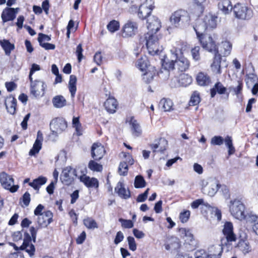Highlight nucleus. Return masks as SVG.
I'll return each mask as SVG.
<instances>
[{"mask_svg":"<svg viewBox=\"0 0 258 258\" xmlns=\"http://www.w3.org/2000/svg\"><path fill=\"white\" fill-rule=\"evenodd\" d=\"M187 48V45L185 42L177 41L174 43L170 50L172 59L167 61L165 60L164 66L168 70H173L176 65L177 69L180 72L187 70L189 67V61L182 55Z\"/></svg>","mask_w":258,"mask_h":258,"instance_id":"obj_1","label":"nucleus"},{"mask_svg":"<svg viewBox=\"0 0 258 258\" xmlns=\"http://www.w3.org/2000/svg\"><path fill=\"white\" fill-rule=\"evenodd\" d=\"M217 17L212 14L206 15L203 19H199L197 20L194 29L197 36L202 34L207 29L215 28L217 25Z\"/></svg>","mask_w":258,"mask_h":258,"instance_id":"obj_2","label":"nucleus"},{"mask_svg":"<svg viewBox=\"0 0 258 258\" xmlns=\"http://www.w3.org/2000/svg\"><path fill=\"white\" fill-rule=\"evenodd\" d=\"M41 228V227H39L38 225H37L35 227L31 226L29 229L31 237L27 232H24L23 242L20 247V249L25 250L30 256H32L34 254L35 251V246L31 243L32 238L33 242H35L37 231Z\"/></svg>","mask_w":258,"mask_h":258,"instance_id":"obj_3","label":"nucleus"},{"mask_svg":"<svg viewBox=\"0 0 258 258\" xmlns=\"http://www.w3.org/2000/svg\"><path fill=\"white\" fill-rule=\"evenodd\" d=\"M144 39L150 54L152 55L159 54L162 51L163 48L159 44V38L157 34L147 33L145 34Z\"/></svg>","mask_w":258,"mask_h":258,"instance_id":"obj_4","label":"nucleus"},{"mask_svg":"<svg viewBox=\"0 0 258 258\" xmlns=\"http://www.w3.org/2000/svg\"><path fill=\"white\" fill-rule=\"evenodd\" d=\"M200 184L203 192L210 197H213L220 187L218 181L216 178L212 177L202 179Z\"/></svg>","mask_w":258,"mask_h":258,"instance_id":"obj_5","label":"nucleus"},{"mask_svg":"<svg viewBox=\"0 0 258 258\" xmlns=\"http://www.w3.org/2000/svg\"><path fill=\"white\" fill-rule=\"evenodd\" d=\"M172 25L176 27H181L189 24L190 17L187 12L180 10L174 12L170 18Z\"/></svg>","mask_w":258,"mask_h":258,"instance_id":"obj_6","label":"nucleus"},{"mask_svg":"<svg viewBox=\"0 0 258 258\" xmlns=\"http://www.w3.org/2000/svg\"><path fill=\"white\" fill-rule=\"evenodd\" d=\"M229 209L231 215L235 218L241 221L246 218L245 206L241 201L237 200L231 201Z\"/></svg>","mask_w":258,"mask_h":258,"instance_id":"obj_7","label":"nucleus"},{"mask_svg":"<svg viewBox=\"0 0 258 258\" xmlns=\"http://www.w3.org/2000/svg\"><path fill=\"white\" fill-rule=\"evenodd\" d=\"M233 12L235 17L238 19L247 20L251 19L253 16L252 10L241 4H237L234 6Z\"/></svg>","mask_w":258,"mask_h":258,"instance_id":"obj_8","label":"nucleus"},{"mask_svg":"<svg viewBox=\"0 0 258 258\" xmlns=\"http://www.w3.org/2000/svg\"><path fill=\"white\" fill-rule=\"evenodd\" d=\"M0 182L4 189L9 190L12 193L16 192L19 188L18 185L14 184V179L13 177L6 172L0 173Z\"/></svg>","mask_w":258,"mask_h":258,"instance_id":"obj_9","label":"nucleus"},{"mask_svg":"<svg viewBox=\"0 0 258 258\" xmlns=\"http://www.w3.org/2000/svg\"><path fill=\"white\" fill-rule=\"evenodd\" d=\"M198 37L204 49L209 52H213L215 54H219L218 47L215 41L211 36L202 33Z\"/></svg>","mask_w":258,"mask_h":258,"instance_id":"obj_10","label":"nucleus"},{"mask_svg":"<svg viewBox=\"0 0 258 258\" xmlns=\"http://www.w3.org/2000/svg\"><path fill=\"white\" fill-rule=\"evenodd\" d=\"M138 29V25L136 22L128 20L121 28V35L125 38L132 37L137 34Z\"/></svg>","mask_w":258,"mask_h":258,"instance_id":"obj_11","label":"nucleus"},{"mask_svg":"<svg viewBox=\"0 0 258 258\" xmlns=\"http://www.w3.org/2000/svg\"><path fill=\"white\" fill-rule=\"evenodd\" d=\"M78 170L70 166L66 167L62 170L60 176L61 182L65 185H70L74 181L75 177L79 178Z\"/></svg>","mask_w":258,"mask_h":258,"instance_id":"obj_12","label":"nucleus"},{"mask_svg":"<svg viewBox=\"0 0 258 258\" xmlns=\"http://www.w3.org/2000/svg\"><path fill=\"white\" fill-rule=\"evenodd\" d=\"M29 80L30 81L31 94L36 98L42 96L46 87L44 82L39 80H33V78Z\"/></svg>","mask_w":258,"mask_h":258,"instance_id":"obj_13","label":"nucleus"},{"mask_svg":"<svg viewBox=\"0 0 258 258\" xmlns=\"http://www.w3.org/2000/svg\"><path fill=\"white\" fill-rule=\"evenodd\" d=\"M223 233L226 237V240H221V245L226 244V242L235 241L236 236L233 232V227L232 223L227 222L224 225Z\"/></svg>","mask_w":258,"mask_h":258,"instance_id":"obj_14","label":"nucleus"},{"mask_svg":"<svg viewBox=\"0 0 258 258\" xmlns=\"http://www.w3.org/2000/svg\"><path fill=\"white\" fill-rule=\"evenodd\" d=\"M67 127V122L62 118H57L53 119L50 123L52 135L55 136L62 133Z\"/></svg>","mask_w":258,"mask_h":258,"instance_id":"obj_15","label":"nucleus"},{"mask_svg":"<svg viewBox=\"0 0 258 258\" xmlns=\"http://www.w3.org/2000/svg\"><path fill=\"white\" fill-rule=\"evenodd\" d=\"M154 2L152 0H146L139 7L138 16L142 19H146L151 14L154 9Z\"/></svg>","mask_w":258,"mask_h":258,"instance_id":"obj_16","label":"nucleus"},{"mask_svg":"<svg viewBox=\"0 0 258 258\" xmlns=\"http://www.w3.org/2000/svg\"><path fill=\"white\" fill-rule=\"evenodd\" d=\"M147 27L148 32L154 34H157V32L161 27V23L160 20L156 16H152L147 19Z\"/></svg>","mask_w":258,"mask_h":258,"instance_id":"obj_17","label":"nucleus"},{"mask_svg":"<svg viewBox=\"0 0 258 258\" xmlns=\"http://www.w3.org/2000/svg\"><path fill=\"white\" fill-rule=\"evenodd\" d=\"M192 82V78L188 75L182 73L179 75V79L176 77L171 80V85L172 87H176L178 86H186Z\"/></svg>","mask_w":258,"mask_h":258,"instance_id":"obj_18","label":"nucleus"},{"mask_svg":"<svg viewBox=\"0 0 258 258\" xmlns=\"http://www.w3.org/2000/svg\"><path fill=\"white\" fill-rule=\"evenodd\" d=\"M53 214L50 211H47L39 215L37 218V224L39 227H47L52 221Z\"/></svg>","mask_w":258,"mask_h":258,"instance_id":"obj_19","label":"nucleus"},{"mask_svg":"<svg viewBox=\"0 0 258 258\" xmlns=\"http://www.w3.org/2000/svg\"><path fill=\"white\" fill-rule=\"evenodd\" d=\"M105 153L104 146L99 143H94L91 148V156L96 160L102 159Z\"/></svg>","mask_w":258,"mask_h":258,"instance_id":"obj_20","label":"nucleus"},{"mask_svg":"<svg viewBox=\"0 0 258 258\" xmlns=\"http://www.w3.org/2000/svg\"><path fill=\"white\" fill-rule=\"evenodd\" d=\"M79 178L80 181L83 182L88 188L94 187L97 188L98 187L99 182L96 178H91L83 173L82 175H80Z\"/></svg>","mask_w":258,"mask_h":258,"instance_id":"obj_21","label":"nucleus"},{"mask_svg":"<svg viewBox=\"0 0 258 258\" xmlns=\"http://www.w3.org/2000/svg\"><path fill=\"white\" fill-rule=\"evenodd\" d=\"M18 10L19 8H7L5 9L1 16L3 22H6L13 20L16 17V15L18 13Z\"/></svg>","mask_w":258,"mask_h":258,"instance_id":"obj_22","label":"nucleus"},{"mask_svg":"<svg viewBox=\"0 0 258 258\" xmlns=\"http://www.w3.org/2000/svg\"><path fill=\"white\" fill-rule=\"evenodd\" d=\"M221 59V56L220 54H215L213 62L211 64V70L214 75H220L222 73Z\"/></svg>","mask_w":258,"mask_h":258,"instance_id":"obj_23","label":"nucleus"},{"mask_svg":"<svg viewBox=\"0 0 258 258\" xmlns=\"http://www.w3.org/2000/svg\"><path fill=\"white\" fill-rule=\"evenodd\" d=\"M5 104L8 112L11 114H14L16 110V99L10 95L6 98Z\"/></svg>","mask_w":258,"mask_h":258,"instance_id":"obj_24","label":"nucleus"},{"mask_svg":"<svg viewBox=\"0 0 258 258\" xmlns=\"http://www.w3.org/2000/svg\"><path fill=\"white\" fill-rule=\"evenodd\" d=\"M115 191L118 196L123 199H127L131 197L130 191L125 188L123 183L121 182L117 183L115 187Z\"/></svg>","mask_w":258,"mask_h":258,"instance_id":"obj_25","label":"nucleus"},{"mask_svg":"<svg viewBox=\"0 0 258 258\" xmlns=\"http://www.w3.org/2000/svg\"><path fill=\"white\" fill-rule=\"evenodd\" d=\"M145 72L142 75L143 80L146 83H151L154 79V77L157 74V71L154 67L149 66Z\"/></svg>","mask_w":258,"mask_h":258,"instance_id":"obj_26","label":"nucleus"},{"mask_svg":"<svg viewBox=\"0 0 258 258\" xmlns=\"http://www.w3.org/2000/svg\"><path fill=\"white\" fill-rule=\"evenodd\" d=\"M167 145V141L165 138H161L159 139L157 143L151 144L150 147L153 152H155L158 149L159 151L163 152L166 149Z\"/></svg>","mask_w":258,"mask_h":258,"instance_id":"obj_27","label":"nucleus"},{"mask_svg":"<svg viewBox=\"0 0 258 258\" xmlns=\"http://www.w3.org/2000/svg\"><path fill=\"white\" fill-rule=\"evenodd\" d=\"M104 106L108 112L112 113L115 112L117 102L115 98L109 97L104 102Z\"/></svg>","mask_w":258,"mask_h":258,"instance_id":"obj_28","label":"nucleus"},{"mask_svg":"<svg viewBox=\"0 0 258 258\" xmlns=\"http://www.w3.org/2000/svg\"><path fill=\"white\" fill-rule=\"evenodd\" d=\"M219 10L225 15L229 14L232 9L231 3L229 0H222L218 4Z\"/></svg>","mask_w":258,"mask_h":258,"instance_id":"obj_29","label":"nucleus"},{"mask_svg":"<svg viewBox=\"0 0 258 258\" xmlns=\"http://www.w3.org/2000/svg\"><path fill=\"white\" fill-rule=\"evenodd\" d=\"M198 84L200 86H207L211 83L210 77L203 72L199 73L196 78Z\"/></svg>","mask_w":258,"mask_h":258,"instance_id":"obj_30","label":"nucleus"},{"mask_svg":"<svg viewBox=\"0 0 258 258\" xmlns=\"http://www.w3.org/2000/svg\"><path fill=\"white\" fill-rule=\"evenodd\" d=\"M129 123L133 134L137 137L140 136L142 134V130L138 121L134 117H131Z\"/></svg>","mask_w":258,"mask_h":258,"instance_id":"obj_31","label":"nucleus"},{"mask_svg":"<svg viewBox=\"0 0 258 258\" xmlns=\"http://www.w3.org/2000/svg\"><path fill=\"white\" fill-rule=\"evenodd\" d=\"M0 45L7 55H10L11 51L15 49L14 44L11 43L8 40H0Z\"/></svg>","mask_w":258,"mask_h":258,"instance_id":"obj_32","label":"nucleus"},{"mask_svg":"<svg viewBox=\"0 0 258 258\" xmlns=\"http://www.w3.org/2000/svg\"><path fill=\"white\" fill-rule=\"evenodd\" d=\"M77 77L75 75H72L70 76L68 87L72 98L74 97L77 91Z\"/></svg>","mask_w":258,"mask_h":258,"instance_id":"obj_33","label":"nucleus"},{"mask_svg":"<svg viewBox=\"0 0 258 258\" xmlns=\"http://www.w3.org/2000/svg\"><path fill=\"white\" fill-rule=\"evenodd\" d=\"M47 181V178L45 177L39 176L35 179L32 182H29V185L35 190H39L41 185L44 184Z\"/></svg>","mask_w":258,"mask_h":258,"instance_id":"obj_34","label":"nucleus"},{"mask_svg":"<svg viewBox=\"0 0 258 258\" xmlns=\"http://www.w3.org/2000/svg\"><path fill=\"white\" fill-rule=\"evenodd\" d=\"M136 67L141 71L144 72L150 66L149 64V61L146 56H144L139 58L136 62Z\"/></svg>","mask_w":258,"mask_h":258,"instance_id":"obj_35","label":"nucleus"},{"mask_svg":"<svg viewBox=\"0 0 258 258\" xmlns=\"http://www.w3.org/2000/svg\"><path fill=\"white\" fill-rule=\"evenodd\" d=\"M232 47V44L229 41H222L220 45V52L224 56H228L230 54Z\"/></svg>","mask_w":258,"mask_h":258,"instance_id":"obj_36","label":"nucleus"},{"mask_svg":"<svg viewBox=\"0 0 258 258\" xmlns=\"http://www.w3.org/2000/svg\"><path fill=\"white\" fill-rule=\"evenodd\" d=\"M52 103L55 108H61L66 105L67 101L61 95H57L52 99Z\"/></svg>","mask_w":258,"mask_h":258,"instance_id":"obj_37","label":"nucleus"},{"mask_svg":"<svg viewBox=\"0 0 258 258\" xmlns=\"http://www.w3.org/2000/svg\"><path fill=\"white\" fill-rule=\"evenodd\" d=\"M179 233L181 237L185 241H191L193 239L194 235L189 229L181 228L179 229Z\"/></svg>","mask_w":258,"mask_h":258,"instance_id":"obj_38","label":"nucleus"},{"mask_svg":"<svg viewBox=\"0 0 258 258\" xmlns=\"http://www.w3.org/2000/svg\"><path fill=\"white\" fill-rule=\"evenodd\" d=\"M236 247L244 254H246L251 251V246L249 245V243L245 240H239L236 245Z\"/></svg>","mask_w":258,"mask_h":258,"instance_id":"obj_39","label":"nucleus"},{"mask_svg":"<svg viewBox=\"0 0 258 258\" xmlns=\"http://www.w3.org/2000/svg\"><path fill=\"white\" fill-rule=\"evenodd\" d=\"M214 248L217 250V254L216 253L210 254L208 255L207 258H220L223 252V247L220 244H216L211 246L209 249V252H212Z\"/></svg>","mask_w":258,"mask_h":258,"instance_id":"obj_40","label":"nucleus"},{"mask_svg":"<svg viewBox=\"0 0 258 258\" xmlns=\"http://www.w3.org/2000/svg\"><path fill=\"white\" fill-rule=\"evenodd\" d=\"M160 105L165 111H170L172 109L173 102L169 99L163 98L161 100Z\"/></svg>","mask_w":258,"mask_h":258,"instance_id":"obj_41","label":"nucleus"},{"mask_svg":"<svg viewBox=\"0 0 258 258\" xmlns=\"http://www.w3.org/2000/svg\"><path fill=\"white\" fill-rule=\"evenodd\" d=\"M243 84L241 81L238 80L235 82V85L230 87L229 89L234 92L237 96L241 94L242 90Z\"/></svg>","mask_w":258,"mask_h":258,"instance_id":"obj_42","label":"nucleus"},{"mask_svg":"<svg viewBox=\"0 0 258 258\" xmlns=\"http://www.w3.org/2000/svg\"><path fill=\"white\" fill-rule=\"evenodd\" d=\"M73 126L75 128V130L77 132V134L78 136H81L83 133V128L79 121V118L74 117L73 118Z\"/></svg>","mask_w":258,"mask_h":258,"instance_id":"obj_43","label":"nucleus"},{"mask_svg":"<svg viewBox=\"0 0 258 258\" xmlns=\"http://www.w3.org/2000/svg\"><path fill=\"white\" fill-rule=\"evenodd\" d=\"M257 83H258V78L255 75L251 74L247 76L246 79V84L248 88H251L252 86Z\"/></svg>","mask_w":258,"mask_h":258,"instance_id":"obj_44","label":"nucleus"},{"mask_svg":"<svg viewBox=\"0 0 258 258\" xmlns=\"http://www.w3.org/2000/svg\"><path fill=\"white\" fill-rule=\"evenodd\" d=\"M135 187L137 188H143L146 186V182L144 177L141 175H137L135 179Z\"/></svg>","mask_w":258,"mask_h":258,"instance_id":"obj_45","label":"nucleus"},{"mask_svg":"<svg viewBox=\"0 0 258 258\" xmlns=\"http://www.w3.org/2000/svg\"><path fill=\"white\" fill-rule=\"evenodd\" d=\"M85 226L88 229H93L98 228L96 222L91 218H87L84 220Z\"/></svg>","mask_w":258,"mask_h":258,"instance_id":"obj_46","label":"nucleus"},{"mask_svg":"<svg viewBox=\"0 0 258 258\" xmlns=\"http://www.w3.org/2000/svg\"><path fill=\"white\" fill-rule=\"evenodd\" d=\"M201 101L200 93L196 91L192 94L189 101V105L195 106L198 104Z\"/></svg>","mask_w":258,"mask_h":258,"instance_id":"obj_47","label":"nucleus"},{"mask_svg":"<svg viewBox=\"0 0 258 258\" xmlns=\"http://www.w3.org/2000/svg\"><path fill=\"white\" fill-rule=\"evenodd\" d=\"M119 23L117 21L112 20L107 26V28L111 33H114L119 28Z\"/></svg>","mask_w":258,"mask_h":258,"instance_id":"obj_48","label":"nucleus"},{"mask_svg":"<svg viewBox=\"0 0 258 258\" xmlns=\"http://www.w3.org/2000/svg\"><path fill=\"white\" fill-rule=\"evenodd\" d=\"M88 167L91 170L96 172H100L103 169L102 165L97 163L93 160L89 162Z\"/></svg>","mask_w":258,"mask_h":258,"instance_id":"obj_49","label":"nucleus"},{"mask_svg":"<svg viewBox=\"0 0 258 258\" xmlns=\"http://www.w3.org/2000/svg\"><path fill=\"white\" fill-rule=\"evenodd\" d=\"M41 147L42 142L40 141H35L32 149H31L29 152V155L30 156H33L38 153L39 152L40 150L41 149Z\"/></svg>","mask_w":258,"mask_h":258,"instance_id":"obj_50","label":"nucleus"},{"mask_svg":"<svg viewBox=\"0 0 258 258\" xmlns=\"http://www.w3.org/2000/svg\"><path fill=\"white\" fill-rule=\"evenodd\" d=\"M128 171V165L125 162H120L118 172L119 175L125 176L127 174Z\"/></svg>","mask_w":258,"mask_h":258,"instance_id":"obj_51","label":"nucleus"},{"mask_svg":"<svg viewBox=\"0 0 258 258\" xmlns=\"http://www.w3.org/2000/svg\"><path fill=\"white\" fill-rule=\"evenodd\" d=\"M248 218H249V221L254 223L252 226V229L255 234L258 235V221H257V216L255 215H249Z\"/></svg>","mask_w":258,"mask_h":258,"instance_id":"obj_52","label":"nucleus"},{"mask_svg":"<svg viewBox=\"0 0 258 258\" xmlns=\"http://www.w3.org/2000/svg\"><path fill=\"white\" fill-rule=\"evenodd\" d=\"M224 139L221 136H214L211 140L212 145L221 146L223 144Z\"/></svg>","mask_w":258,"mask_h":258,"instance_id":"obj_53","label":"nucleus"},{"mask_svg":"<svg viewBox=\"0 0 258 258\" xmlns=\"http://www.w3.org/2000/svg\"><path fill=\"white\" fill-rule=\"evenodd\" d=\"M200 47L199 46H195L191 50L192 58L196 61L200 59Z\"/></svg>","mask_w":258,"mask_h":258,"instance_id":"obj_54","label":"nucleus"},{"mask_svg":"<svg viewBox=\"0 0 258 258\" xmlns=\"http://www.w3.org/2000/svg\"><path fill=\"white\" fill-rule=\"evenodd\" d=\"M190 212L188 210H185L180 214L179 219L182 223L186 222L190 216Z\"/></svg>","mask_w":258,"mask_h":258,"instance_id":"obj_55","label":"nucleus"},{"mask_svg":"<svg viewBox=\"0 0 258 258\" xmlns=\"http://www.w3.org/2000/svg\"><path fill=\"white\" fill-rule=\"evenodd\" d=\"M202 205L206 207H210L208 203H205L204 200L202 199H198L192 202L191 204V207L193 209H197L200 205Z\"/></svg>","mask_w":258,"mask_h":258,"instance_id":"obj_56","label":"nucleus"},{"mask_svg":"<svg viewBox=\"0 0 258 258\" xmlns=\"http://www.w3.org/2000/svg\"><path fill=\"white\" fill-rule=\"evenodd\" d=\"M129 248L132 251H135L137 249V244L133 237L128 236L127 238Z\"/></svg>","mask_w":258,"mask_h":258,"instance_id":"obj_57","label":"nucleus"},{"mask_svg":"<svg viewBox=\"0 0 258 258\" xmlns=\"http://www.w3.org/2000/svg\"><path fill=\"white\" fill-rule=\"evenodd\" d=\"M119 221L121 222V226L125 228H131L134 226V223L131 220L119 219Z\"/></svg>","mask_w":258,"mask_h":258,"instance_id":"obj_58","label":"nucleus"},{"mask_svg":"<svg viewBox=\"0 0 258 258\" xmlns=\"http://www.w3.org/2000/svg\"><path fill=\"white\" fill-rule=\"evenodd\" d=\"M214 88L218 93L220 94H224L226 91V88L220 82L217 83L214 86Z\"/></svg>","mask_w":258,"mask_h":258,"instance_id":"obj_59","label":"nucleus"},{"mask_svg":"<svg viewBox=\"0 0 258 258\" xmlns=\"http://www.w3.org/2000/svg\"><path fill=\"white\" fill-rule=\"evenodd\" d=\"M22 200L25 207H27L30 202V194L28 192H26L22 198Z\"/></svg>","mask_w":258,"mask_h":258,"instance_id":"obj_60","label":"nucleus"},{"mask_svg":"<svg viewBox=\"0 0 258 258\" xmlns=\"http://www.w3.org/2000/svg\"><path fill=\"white\" fill-rule=\"evenodd\" d=\"M83 50L82 48V44H79L77 46L76 50V53L78 56V60L79 62H80L83 57V55L82 54Z\"/></svg>","mask_w":258,"mask_h":258,"instance_id":"obj_61","label":"nucleus"},{"mask_svg":"<svg viewBox=\"0 0 258 258\" xmlns=\"http://www.w3.org/2000/svg\"><path fill=\"white\" fill-rule=\"evenodd\" d=\"M40 70V67L38 64H37L36 63H33L32 64L31 68L30 69V73H29V80H31V78H32L33 74L36 71H38Z\"/></svg>","mask_w":258,"mask_h":258,"instance_id":"obj_62","label":"nucleus"},{"mask_svg":"<svg viewBox=\"0 0 258 258\" xmlns=\"http://www.w3.org/2000/svg\"><path fill=\"white\" fill-rule=\"evenodd\" d=\"M50 39V37L48 35L42 33H39L38 35V41L39 44L43 43L45 41H49Z\"/></svg>","mask_w":258,"mask_h":258,"instance_id":"obj_63","label":"nucleus"},{"mask_svg":"<svg viewBox=\"0 0 258 258\" xmlns=\"http://www.w3.org/2000/svg\"><path fill=\"white\" fill-rule=\"evenodd\" d=\"M149 190V188H147L144 193L140 194L138 196L137 201L138 202H144L147 198L148 195V192Z\"/></svg>","mask_w":258,"mask_h":258,"instance_id":"obj_64","label":"nucleus"}]
</instances>
